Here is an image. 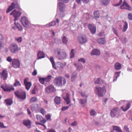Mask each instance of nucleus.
<instances>
[{
    "label": "nucleus",
    "instance_id": "obj_1",
    "mask_svg": "<svg viewBox=\"0 0 132 132\" xmlns=\"http://www.w3.org/2000/svg\"><path fill=\"white\" fill-rule=\"evenodd\" d=\"M53 82L55 86L58 87H61L64 85L66 82L65 79L61 76L55 78Z\"/></svg>",
    "mask_w": 132,
    "mask_h": 132
},
{
    "label": "nucleus",
    "instance_id": "obj_2",
    "mask_svg": "<svg viewBox=\"0 0 132 132\" xmlns=\"http://www.w3.org/2000/svg\"><path fill=\"white\" fill-rule=\"evenodd\" d=\"M15 8L18 9L20 11H21L22 10V9L20 7V5L17 1L11 3V5L9 6V7L6 11V13H7L10 12Z\"/></svg>",
    "mask_w": 132,
    "mask_h": 132
},
{
    "label": "nucleus",
    "instance_id": "obj_3",
    "mask_svg": "<svg viewBox=\"0 0 132 132\" xmlns=\"http://www.w3.org/2000/svg\"><path fill=\"white\" fill-rule=\"evenodd\" d=\"M14 94L17 97L22 100H25L26 97V92L21 90H16L14 92Z\"/></svg>",
    "mask_w": 132,
    "mask_h": 132
},
{
    "label": "nucleus",
    "instance_id": "obj_4",
    "mask_svg": "<svg viewBox=\"0 0 132 132\" xmlns=\"http://www.w3.org/2000/svg\"><path fill=\"white\" fill-rule=\"evenodd\" d=\"M106 92L105 87H103L102 88L100 87L96 88L95 92L96 94L97 95L99 96L103 97V94Z\"/></svg>",
    "mask_w": 132,
    "mask_h": 132
},
{
    "label": "nucleus",
    "instance_id": "obj_5",
    "mask_svg": "<svg viewBox=\"0 0 132 132\" xmlns=\"http://www.w3.org/2000/svg\"><path fill=\"white\" fill-rule=\"evenodd\" d=\"M55 53L57 58L60 60H62L65 58L67 56V54L64 52H62L61 53L60 49H56Z\"/></svg>",
    "mask_w": 132,
    "mask_h": 132
},
{
    "label": "nucleus",
    "instance_id": "obj_6",
    "mask_svg": "<svg viewBox=\"0 0 132 132\" xmlns=\"http://www.w3.org/2000/svg\"><path fill=\"white\" fill-rule=\"evenodd\" d=\"M120 112L121 111L118 108H115L111 111V116L112 118H114L116 116H118L120 115Z\"/></svg>",
    "mask_w": 132,
    "mask_h": 132
},
{
    "label": "nucleus",
    "instance_id": "obj_7",
    "mask_svg": "<svg viewBox=\"0 0 132 132\" xmlns=\"http://www.w3.org/2000/svg\"><path fill=\"white\" fill-rule=\"evenodd\" d=\"M20 11H17L15 10L12 11L10 14V15H13L15 18V19L14 20V21L17 20H18L19 18L22 13H21L20 12Z\"/></svg>",
    "mask_w": 132,
    "mask_h": 132
},
{
    "label": "nucleus",
    "instance_id": "obj_8",
    "mask_svg": "<svg viewBox=\"0 0 132 132\" xmlns=\"http://www.w3.org/2000/svg\"><path fill=\"white\" fill-rule=\"evenodd\" d=\"M20 21L22 25L26 28H28L30 25V22L25 17H22Z\"/></svg>",
    "mask_w": 132,
    "mask_h": 132
},
{
    "label": "nucleus",
    "instance_id": "obj_9",
    "mask_svg": "<svg viewBox=\"0 0 132 132\" xmlns=\"http://www.w3.org/2000/svg\"><path fill=\"white\" fill-rule=\"evenodd\" d=\"M78 40L79 42L81 44H84L86 43L87 41V39L86 35L82 34L78 37Z\"/></svg>",
    "mask_w": 132,
    "mask_h": 132
},
{
    "label": "nucleus",
    "instance_id": "obj_10",
    "mask_svg": "<svg viewBox=\"0 0 132 132\" xmlns=\"http://www.w3.org/2000/svg\"><path fill=\"white\" fill-rule=\"evenodd\" d=\"M18 47L15 44H12L10 47V50L12 53H15L18 52Z\"/></svg>",
    "mask_w": 132,
    "mask_h": 132
},
{
    "label": "nucleus",
    "instance_id": "obj_11",
    "mask_svg": "<svg viewBox=\"0 0 132 132\" xmlns=\"http://www.w3.org/2000/svg\"><path fill=\"white\" fill-rule=\"evenodd\" d=\"M54 86L53 85H50L46 88V92L48 94L54 92L55 90Z\"/></svg>",
    "mask_w": 132,
    "mask_h": 132
},
{
    "label": "nucleus",
    "instance_id": "obj_12",
    "mask_svg": "<svg viewBox=\"0 0 132 132\" xmlns=\"http://www.w3.org/2000/svg\"><path fill=\"white\" fill-rule=\"evenodd\" d=\"M12 66L14 68H17L20 67V62L18 59H14L12 63Z\"/></svg>",
    "mask_w": 132,
    "mask_h": 132
},
{
    "label": "nucleus",
    "instance_id": "obj_13",
    "mask_svg": "<svg viewBox=\"0 0 132 132\" xmlns=\"http://www.w3.org/2000/svg\"><path fill=\"white\" fill-rule=\"evenodd\" d=\"M1 87L5 92H10L11 90H14V88H10L6 84L2 85Z\"/></svg>",
    "mask_w": 132,
    "mask_h": 132
},
{
    "label": "nucleus",
    "instance_id": "obj_14",
    "mask_svg": "<svg viewBox=\"0 0 132 132\" xmlns=\"http://www.w3.org/2000/svg\"><path fill=\"white\" fill-rule=\"evenodd\" d=\"M121 9H126L128 10H131V8L128 3L125 1H124L123 4L120 6Z\"/></svg>",
    "mask_w": 132,
    "mask_h": 132
},
{
    "label": "nucleus",
    "instance_id": "obj_15",
    "mask_svg": "<svg viewBox=\"0 0 132 132\" xmlns=\"http://www.w3.org/2000/svg\"><path fill=\"white\" fill-rule=\"evenodd\" d=\"M24 83L26 88L27 90H29L32 85L31 83L30 82H28L26 79H24Z\"/></svg>",
    "mask_w": 132,
    "mask_h": 132
},
{
    "label": "nucleus",
    "instance_id": "obj_16",
    "mask_svg": "<svg viewBox=\"0 0 132 132\" xmlns=\"http://www.w3.org/2000/svg\"><path fill=\"white\" fill-rule=\"evenodd\" d=\"M58 5L59 7V10L61 12H63L64 11L65 8V5L62 2H59Z\"/></svg>",
    "mask_w": 132,
    "mask_h": 132
},
{
    "label": "nucleus",
    "instance_id": "obj_17",
    "mask_svg": "<svg viewBox=\"0 0 132 132\" xmlns=\"http://www.w3.org/2000/svg\"><path fill=\"white\" fill-rule=\"evenodd\" d=\"M88 27L92 33L94 34L95 33L96 28L95 26L90 24L88 25Z\"/></svg>",
    "mask_w": 132,
    "mask_h": 132
},
{
    "label": "nucleus",
    "instance_id": "obj_18",
    "mask_svg": "<svg viewBox=\"0 0 132 132\" xmlns=\"http://www.w3.org/2000/svg\"><path fill=\"white\" fill-rule=\"evenodd\" d=\"M36 117L38 121H39L40 122L44 123L46 122V120L43 119L42 116L37 114Z\"/></svg>",
    "mask_w": 132,
    "mask_h": 132
},
{
    "label": "nucleus",
    "instance_id": "obj_19",
    "mask_svg": "<svg viewBox=\"0 0 132 132\" xmlns=\"http://www.w3.org/2000/svg\"><path fill=\"white\" fill-rule=\"evenodd\" d=\"M8 76L7 71L5 70L3 71L1 73V77H2L4 80H6Z\"/></svg>",
    "mask_w": 132,
    "mask_h": 132
},
{
    "label": "nucleus",
    "instance_id": "obj_20",
    "mask_svg": "<svg viewBox=\"0 0 132 132\" xmlns=\"http://www.w3.org/2000/svg\"><path fill=\"white\" fill-rule=\"evenodd\" d=\"M91 54L92 55H99L100 54V52L98 50L95 49L92 51Z\"/></svg>",
    "mask_w": 132,
    "mask_h": 132
},
{
    "label": "nucleus",
    "instance_id": "obj_21",
    "mask_svg": "<svg viewBox=\"0 0 132 132\" xmlns=\"http://www.w3.org/2000/svg\"><path fill=\"white\" fill-rule=\"evenodd\" d=\"M38 59H39L45 57V54L40 51H39L37 54Z\"/></svg>",
    "mask_w": 132,
    "mask_h": 132
},
{
    "label": "nucleus",
    "instance_id": "obj_22",
    "mask_svg": "<svg viewBox=\"0 0 132 132\" xmlns=\"http://www.w3.org/2000/svg\"><path fill=\"white\" fill-rule=\"evenodd\" d=\"M114 67L115 69L117 70H119L121 68V64L118 62L116 63L114 65Z\"/></svg>",
    "mask_w": 132,
    "mask_h": 132
},
{
    "label": "nucleus",
    "instance_id": "obj_23",
    "mask_svg": "<svg viewBox=\"0 0 132 132\" xmlns=\"http://www.w3.org/2000/svg\"><path fill=\"white\" fill-rule=\"evenodd\" d=\"M121 128L119 127L116 126H113V130L111 132H118Z\"/></svg>",
    "mask_w": 132,
    "mask_h": 132
},
{
    "label": "nucleus",
    "instance_id": "obj_24",
    "mask_svg": "<svg viewBox=\"0 0 132 132\" xmlns=\"http://www.w3.org/2000/svg\"><path fill=\"white\" fill-rule=\"evenodd\" d=\"M66 97H63V99L66 102L67 104H69L70 102V101L69 98V95L68 93L66 94Z\"/></svg>",
    "mask_w": 132,
    "mask_h": 132
},
{
    "label": "nucleus",
    "instance_id": "obj_25",
    "mask_svg": "<svg viewBox=\"0 0 132 132\" xmlns=\"http://www.w3.org/2000/svg\"><path fill=\"white\" fill-rule=\"evenodd\" d=\"M97 41L98 43L101 44H102L105 43V40L103 38L98 39Z\"/></svg>",
    "mask_w": 132,
    "mask_h": 132
},
{
    "label": "nucleus",
    "instance_id": "obj_26",
    "mask_svg": "<svg viewBox=\"0 0 132 132\" xmlns=\"http://www.w3.org/2000/svg\"><path fill=\"white\" fill-rule=\"evenodd\" d=\"M52 78H53L52 76L51 75H48L46 77L44 78L45 81L46 82H49L51 80Z\"/></svg>",
    "mask_w": 132,
    "mask_h": 132
},
{
    "label": "nucleus",
    "instance_id": "obj_27",
    "mask_svg": "<svg viewBox=\"0 0 132 132\" xmlns=\"http://www.w3.org/2000/svg\"><path fill=\"white\" fill-rule=\"evenodd\" d=\"M23 123L26 126L31 125V121L28 120H24L23 121Z\"/></svg>",
    "mask_w": 132,
    "mask_h": 132
},
{
    "label": "nucleus",
    "instance_id": "obj_28",
    "mask_svg": "<svg viewBox=\"0 0 132 132\" xmlns=\"http://www.w3.org/2000/svg\"><path fill=\"white\" fill-rule=\"evenodd\" d=\"M128 28V23L126 21L124 22L123 31L125 32Z\"/></svg>",
    "mask_w": 132,
    "mask_h": 132
},
{
    "label": "nucleus",
    "instance_id": "obj_29",
    "mask_svg": "<svg viewBox=\"0 0 132 132\" xmlns=\"http://www.w3.org/2000/svg\"><path fill=\"white\" fill-rule=\"evenodd\" d=\"M4 101L7 105H11L13 103L12 100L10 99L5 100Z\"/></svg>",
    "mask_w": 132,
    "mask_h": 132
},
{
    "label": "nucleus",
    "instance_id": "obj_30",
    "mask_svg": "<svg viewBox=\"0 0 132 132\" xmlns=\"http://www.w3.org/2000/svg\"><path fill=\"white\" fill-rule=\"evenodd\" d=\"M54 101L57 104L60 103L61 98L60 97H56L54 98Z\"/></svg>",
    "mask_w": 132,
    "mask_h": 132
},
{
    "label": "nucleus",
    "instance_id": "obj_31",
    "mask_svg": "<svg viewBox=\"0 0 132 132\" xmlns=\"http://www.w3.org/2000/svg\"><path fill=\"white\" fill-rule=\"evenodd\" d=\"M103 81L102 80H101L100 78H97V80L95 81V83L96 84H101L103 83Z\"/></svg>",
    "mask_w": 132,
    "mask_h": 132
},
{
    "label": "nucleus",
    "instance_id": "obj_32",
    "mask_svg": "<svg viewBox=\"0 0 132 132\" xmlns=\"http://www.w3.org/2000/svg\"><path fill=\"white\" fill-rule=\"evenodd\" d=\"M101 2L103 5L106 6L109 3L110 0H102Z\"/></svg>",
    "mask_w": 132,
    "mask_h": 132
},
{
    "label": "nucleus",
    "instance_id": "obj_33",
    "mask_svg": "<svg viewBox=\"0 0 132 132\" xmlns=\"http://www.w3.org/2000/svg\"><path fill=\"white\" fill-rule=\"evenodd\" d=\"M62 40L63 43L66 44L68 41V40L65 36H64L62 38Z\"/></svg>",
    "mask_w": 132,
    "mask_h": 132
},
{
    "label": "nucleus",
    "instance_id": "obj_34",
    "mask_svg": "<svg viewBox=\"0 0 132 132\" xmlns=\"http://www.w3.org/2000/svg\"><path fill=\"white\" fill-rule=\"evenodd\" d=\"M50 61L51 62V63H52L53 67L54 68L56 69V67L55 66V64L54 62V59H53V57H51L50 59Z\"/></svg>",
    "mask_w": 132,
    "mask_h": 132
},
{
    "label": "nucleus",
    "instance_id": "obj_35",
    "mask_svg": "<svg viewBox=\"0 0 132 132\" xmlns=\"http://www.w3.org/2000/svg\"><path fill=\"white\" fill-rule=\"evenodd\" d=\"M77 78V74L76 73L74 72L73 73L71 77V81L73 82Z\"/></svg>",
    "mask_w": 132,
    "mask_h": 132
},
{
    "label": "nucleus",
    "instance_id": "obj_36",
    "mask_svg": "<svg viewBox=\"0 0 132 132\" xmlns=\"http://www.w3.org/2000/svg\"><path fill=\"white\" fill-rule=\"evenodd\" d=\"M90 114V116H95L96 114L95 111L93 110H91L89 111Z\"/></svg>",
    "mask_w": 132,
    "mask_h": 132
},
{
    "label": "nucleus",
    "instance_id": "obj_37",
    "mask_svg": "<svg viewBox=\"0 0 132 132\" xmlns=\"http://www.w3.org/2000/svg\"><path fill=\"white\" fill-rule=\"evenodd\" d=\"M94 17L96 18H98L100 16L99 12L97 11L94 12L93 13Z\"/></svg>",
    "mask_w": 132,
    "mask_h": 132
},
{
    "label": "nucleus",
    "instance_id": "obj_38",
    "mask_svg": "<svg viewBox=\"0 0 132 132\" xmlns=\"http://www.w3.org/2000/svg\"><path fill=\"white\" fill-rule=\"evenodd\" d=\"M39 81L40 82L43 84H44L45 82L44 78H39Z\"/></svg>",
    "mask_w": 132,
    "mask_h": 132
},
{
    "label": "nucleus",
    "instance_id": "obj_39",
    "mask_svg": "<svg viewBox=\"0 0 132 132\" xmlns=\"http://www.w3.org/2000/svg\"><path fill=\"white\" fill-rule=\"evenodd\" d=\"M74 51V50L73 49H72L71 50L70 53V58L72 59L73 58L74 56V54L73 52V51Z\"/></svg>",
    "mask_w": 132,
    "mask_h": 132
},
{
    "label": "nucleus",
    "instance_id": "obj_40",
    "mask_svg": "<svg viewBox=\"0 0 132 132\" xmlns=\"http://www.w3.org/2000/svg\"><path fill=\"white\" fill-rule=\"evenodd\" d=\"M70 105H69L68 106H63L61 108V110L62 111H64L68 110L70 106Z\"/></svg>",
    "mask_w": 132,
    "mask_h": 132
},
{
    "label": "nucleus",
    "instance_id": "obj_41",
    "mask_svg": "<svg viewBox=\"0 0 132 132\" xmlns=\"http://www.w3.org/2000/svg\"><path fill=\"white\" fill-rule=\"evenodd\" d=\"M14 85L15 86H21V84L19 81H18L17 79H16L15 80V82L14 83Z\"/></svg>",
    "mask_w": 132,
    "mask_h": 132
},
{
    "label": "nucleus",
    "instance_id": "obj_42",
    "mask_svg": "<svg viewBox=\"0 0 132 132\" xmlns=\"http://www.w3.org/2000/svg\"><path fill=\"white\" fill-rule=\"evenodd\" d=\"M37 88L36 85H35L34 87V88L32 89L31 91V93L33 94H36V92L37 90Z\"/></svg>",
    "mask_w": 132,
    "mask_h": 132
},
{
    "label": "nucleus",
    "instance_id": "obj_43",
    "mask_svg": "<svg viewBox=\"0 0 132 132\" xmlns=\"http://www.w3.org/2000/svg\"><path fill=\"white\" fill-rule=\"evenodd\" d=\"M55 24V21H52L48 25L49 27L52 26H54ZM47 26H48V24H46Z\"/></svg>",
    "mask_w": 132,
    "mask_h": 132
},
{
    "label": "nucleus",
    "instance_id": "obj_44",
    "mask_svg": "<svg viewBox=\"0 0 132 132\" xmlns=\"http://www.w3.org/2000/svg\"><path fill=\"white\" fill-rule=\"evenodd\" d=\"M37 100V98L35 97H32L30 99V102L31 103L35 102Z\"/></svg>",
    "mask_w": 132,
    "mask_h": 132
},
{
    "label": "nucleus",
    "instance_id": "obj_45",
    "mask_svg": "<svg viewBox=\"0 0 132 132\" xmlns=\"http://www.w3.org/2000/svg\"><path fill=\"white\" fill-rule=\"evenodd\" d=\"M79 101V103L81 104H84L86 102V101L85 99H80Z\"/></svg>",
    "mask_w": 132,
    "mask_h": 132
},
{
    "label": "nucleus",
    "instance_id": "obj_46",
    "mask_svg": "<svg viewBox=\"0 0 132 132\" xmlns=\"http://www.w3.org/2000/svg\"><path fill=\"white\" fill-rule=\"evenodd\" d=\"M78 61L79 62H82L83 63H86V61L85 59L83 58H81L80 59H78Z\"/></svg>",
    "mask_w": 132,
    "mask_h": 132
},
{
    "label": "nucleus",
    "instance_id": "obj_47",
    "mask_svg": "<svg viewBox=\"0 0 132 132\" xmlns=\"http://www.w3.org/2000/svg\"><path fill=\"white\" fill-rule=\"evenodd\" d=\"M128 19L130 20H132V14L129 13L128 14Z\"/></svg>",
    "mask_w": 132,
    "mask_h": 132
},
{
    "label": "nucleus",
    "instance_id": "obj_48",
    "mask_svg": "<svg viewBox=\"0 0 132 132\" xmlns=\"http://www.w3.org/2000/svg\"><path fill=\"white\" fill-rule=\"evenodd\" d=\"M16 40L19 43H21L22 41V38L21 37H20L16 39Z\"/></svg>",
    "mask_w": 132,
    "mask_h": 132
},
{
    "label": "nucleus",
    "instance_id": "obj_49",
    "mask_svg": "<svg viewBox=\"0 0 132 132\" xmlns=\"http://www.w3.org/2000/svg\"><path fill=\"white\" fill-rule=\"evenodd\" d=\"M120 2H119L116 4H115L114 5V6H119L120 5L122 4V0H120Z\"/></svg>",
    "mask_w": 132,
    "mask_h": 132
},
{
    "label": "nucleus",
    "instance_id": "obj_50",
    "mask_svg": "<svg viewBox=\"0 0 132 132\" xmlns=\"http://www.w3.org/2000/svg\"><path fill=\"white\" fill-rule=\"evenodd\" d=\"M16 27L19 30H21L22 29V26L20 24L18 26H17Z\"/></svg>",
    "mask_w": 132,
    "mask_h": 132
},
{
    "label": "nucleus",
    "instance_id": "obj_51",
    "mask_svg": "<svg viewBox=\"0 0 132 132\" xmlns=\"http://www.w3.org/2000/svg\"><path fill=\"white\" fill-rule=\"evenodd\" d=\"M122 40L125 43H126L128 42L127 38L124 37L122 38Z\"/></svg>",
    "mask_w": 132,
    "mask_h": 132
},
{
    "label": "nucleus",
    "instance_id": "obj_52",
    "mask_svg": "<svg viewBox=\"0 0 132 132\" xmlns=\"http://www.w3.org/2000/svg\"><path fill=\"white\" fill-rule=\"evenodd\" d=\"M51 116L50 114L47 115L46 116V118L47 120H48L50 119V120H51Z\"/></svg>",
    "mask_w": 132,
    "mask_h": 132
},
{
    "label": "nucleus",
    "instance_id": "obj_53",
    "mask_svg": "<svg viewBox=\"0 0 132 132\" xmlns=\"http://www.w3.org/2000/svg\"><path fill=\"white\" fill-rule=\"evenodd\" d=\"M36 124L40 125H42V126H43L45 128H46V126L45 125L43 124L40 123L39 122H36Z\"/></svg>",
    "mask_w": 132,
    "mask_h": 132
},
{
    "label": "nucleus",
    "instance_id": "obj_54",
    "mask_svg": "<svg viewBox=\"0 0 132 132\" xmlns=\"http://www.w3.org/2000/svg\"><path fill=\"white\" fill-rule=\"evenodd\" d=\"M121 73V71L117 72H115V74H117V75L116 77V79H117V78H118L119 76V74Z\"/></svg>",
    "mask_w": 132,
    "mask_h": 132
},
{
    "label": "nucleus",
    "instance_id": "obj_55",
    "mask_svg": "<svg viewBox=\"0 0 132 132\" xmlns=\"http://www.w3.org/2000/svg\"><path fill=\"white\" fill-rule=\"evenodd\" d=\"M37 70L36 69H34L33 72L32 73V74L33 75L36 76L37 75Z\"/></svg>",
    "mask_w": 132,
    "mask_h": 132
},
{
    "label": "nucleus",
    "instance_id": "obj_56",
    "mask_svg": "<svg viewBox=\"0 0 132 132\" xmlns=\"http://www.w3.org/2000/svg\"><path fill=\"white\" fill-rule=\"evenodd\" d=\"M82 65H81L80 66H77V69H78V70H80L82 67Z\"/></svg>",
    "mask_w": 132,
    "mask_h": 132
},
{
    "label": "nucleus",
    "instance_id": "obj_57",
    "mask_svg": "<svg viewBox=\"0 0 132 132\" xmlns=\"http://www.w3.org/2000/svg\"><path fill=\"white\" fill-rule=\"evenodd\" d=\"M7 60L8 62H11L12 61V60L10 57L9 56L7 57Z\"/></svg>",
    "mask_w": 132,
    "mask_h": 132
},
{
    "label": "nucleus",
    "instance_id": "obj_58",
    "mask_svg": "<svg viewBox=\"0 0 132 132\" xmlns=\"http://www.w3.org/2000/svg\"><path fill=\"white\" fill-rule=\"evenodd\" d=\"M59 64L60 65V67L61 68H63L64 67V66L63 63H62L61 62H59Z\"/></svg>",
    "mask_w": 132,
    "mask_h": 132
},
{
    "label": "nucleus",
    "instance_id": "obj_59",
    "mask_svg": "<svg viewBox=\"0 0 132 132\" xmlns=\"http://www.w3.org/2000/svg\"><path fill=\"white\" fill-rule=\"evenodd\" d=\"M130 106V102H128L127 103L126 106V107L129 109Z\"/></svg>",
    "mask_w": 132,
    "mask_h": 132
},
{
    "label": "nucleus",
    "instance_id": "obj_60",
    "mask_svg": "<svg viewBox=\"0 0 132 132\" xmlns=\"http://www.w3.org/2000/svg\"><path fill=\"white\" fill-rule=\"evenodd\" d=\"M36 107L35 106H31V110L33 111H34L35 110Z\"/></svg>",
    "mask_w": 132,
    "mask_h": 132
},
{
    "label": "nucleus",
    "instance_id": "obj_61",
    "mask_svg": "<svg viewBox=\"0 0 132 132\" xmlns=\"http://www.w3.org/2000/svg\"><path fill=\"white\" fill-rule=\"evenodd\" d=\"M112 30L113 31V32L114 33V34H116L117 35H118V34L117 33L116 31V30L113 27Z\"/></svg>",
    "mask_w": 132,
    "mask_h": 132
},
{
    "label": "nucleus",
    "instance_id": "obj_62",
    "mask_svg": "<svg viewBox=\"0 0 132 132\" xmlns=\"http://www.w3.org/2000/svg\"><path fill=\"white\" fill-rule=\"evenodd\" d=\"M77 124V122L76 121H75L71 124V125L73 126H75Z\"/></svg>",
    "mask_w": 132,
    "mask_h": 132
},
{
    "label": "nucleus",
    "instance_id": "obj_63",
    "mask_svg": "<svg viewBox=\"0 0 132 132\" xmlns=\"http://www.w3.org/2000/svg\"><path fill=\"white\" fill-rule=\"evenodd\" d=\"M0 126L2 128H6V127L4 126L3 123L2 122H0Z\"/></svg>",
    "mask_w": 132,
    "mask_h": 132
},
{
    "label": "nucleus",
    "instance_id": "obj_64",
    "mask_svg": "<svg viewBox=\"0 0 132 132\" xmlns=\"http://www.w3.org/2000/svg\"><path fill=\"white\" fill-rule=\"evenodd\" d=\"M48 132H56L55 130L53 129H52L49 130Z\"/></svg>",
    "mask_w": 132,
    "mask_h": 132
}]
</instances>
